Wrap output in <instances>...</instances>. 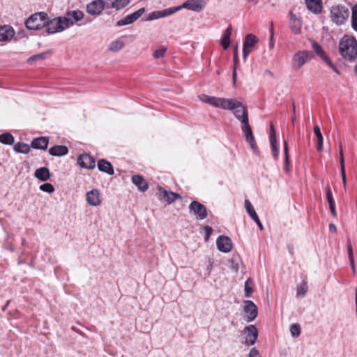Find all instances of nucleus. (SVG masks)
Returning a JSON list of instances; mask_svg holds the SVG:
<instances>
[{
    "mask_svg": "<svg viewBox=\"0 0 357 357\" xmlns=\"http://www.w3.org/2000/svg\"><path fill=\"white\" fill-rule=\"evenodd\" d=\"M307 291V286L305 282H303L297 287V296L304 297Z\"/></svg>",
    "mask_w": 357,
    "mask_h": 357,
    "instance_id": "39",
    "label": "nucleus"
},
{
    "mask_svg": "<svg viewBox=\"0 0 357 357\" xmlns=\"http://www.w3.org/2000/svg\"><path fill=\"white\" fill-rule=\"evenodd\" d=\"M329 208H330L331 212L332 213V215L333 217H336L337 216V213H336V211H335V205L329 206Z\"/></svg>",
    "mask_w": 357,
    "mask_h": 357,
    "instance_id": "57",
    "label": "nucleus"
},
{
    "mask_svg": "<svg viewBox=\"0 0 357 357\" xmlns=\"http://www.w3.org/2000/svg\"><path fill=\"white\" fill-rule=\"evenodd\" d=\"M339 152H340V156L341 155V154H343L342 147L341 144H340Z\"/></svg>",
    "mask_w": 357,
    "mask_h": 357,
    "instance_id": "60",
    "label": "nucleus"
},
{
    "mask_svg": "<svg viewBox=\"0 0 357 357\" xmlns=\"http://www.w3.org/2000/svg\"><path fill=\"white\" fill-rule=\"evenodd\" d=\"M329 229L332 232H335L336 231V227L334 224H330L329 225Z\"/></svg>",
    "mask_w": 357,
    "mask_h": 357,
    "instance_id": "59",
    "label": "nucleus"
},
{
    "mask_svg": "<svg viewBox=\"0 0 357 357\" xmlns=\"http://www.w3.org/2000/svg\"><path fill=\"white\" fill-rule=\"evenodd\" d=\"M312 57V53L308 51H299L296 52L292 58V62L294 67L300 69L302 66Z\"/></svg>",
    "mask_w": 357,
    "mask_h": 357,
    "instance_id": "8",
    "label": "nucleus"
},
{
    "mask_svg": "<svg viewBox=\"0 0 357 357\" xmlns=\"http://www.w3.org/2000/svg\"><path fill=\"white\" fill-rule=\"evenodd\" d=\"M289 26L291 31L296 34L299 33L301 32L302 26L301 20L298 18L291 11L289 13Z\"/></svg>",
    "mask_w": 357,
    "mask_h": 357,
    "instance_id": "23",
    "label": "nucleus"
},
{
    "mask_svg": "<svg viewBox=\"0 0 357 357\" xmlns=\"http://www.w3.org/2000/svg\"><path fill=\"white\" fill-rule=\"evenodd\" d=\"M291 121H292V123H294V122H295V121H296L295 115H293V116H292Z\"/></svg>",
    "mask_w": 357,
    "mask_h": 357,
    "instance_id": "62",
    "label": "nucleus"
},
{
    "mask_svg": "<svg viewBox=\"0 0 357 357\" xmlns=\"http://www.w3.org/2000/svg\"><path fill=\"white\" fill-rule=\"evenodd\" d=\"M245 208L249 216L258 225L259 229L261 231L264 230V226L262 225L254 207L252 206L250 202L248 199L245 200Z\"/></svg>",
    "mask_w": 357,
    "mask_h": 357,
    "instance_id": "20",
    "label": "nucleus"
},
{
    "mask_svg": "<svg viewBox=\"0 0 357 357\" xmlns=\"http://www.w3.org/2000/svg\"><path fill=\"white\" fill-rule=\"evenodd\" d=\"M326 199L329 206L335 205V201L333 197L332 192L329 185L326 188Z\"/></svg>",
    "mask_w": 357,
    "mask_h": 357,
    "instance_id": "43",
    "label": "nucleus"
},
{
    "mask_svg": "<svg viewBox=\"0 0 357 357\" xmlns=\"http://www.w3.org/2000/svg\"><path fill=\"white\" fill-rule=\"evenodd\" d=\"M68 153V149L64 145H55L49 149V153L53 156H63Z\"/></svg>",
    "mask_w": 357,
    "mask_h": 357,
    "instance_id": "30",
    "label": "nucleus"
},
{
    "mask_svg": "<svg viewBox=\"0 0 357 357\" xmlns=\"http://www.w3.org/2000/svg\"><path fill=\"white\" fill-rule=\"evenodd\" d=\"M232 26L229 25L226 29L223 37L221 39V45L225 50H226L230 45V37L231 35Z\"/></svg>",
    "mask_w": 357,
    "mask_h": 357,
    "instance_id": "32",
    "label": "nucleus"
},
{
    "mask_svg": "<svg viewBox=\"0 0 357 357\" xmlns=\"http://www.w3.org/2000/svg\"><path fill=\"white\" fill-rule=\"evenodd\" d=\"M125 46V43L123 40L118 39L114 41H112L109 47V50L111 52H118L123 48Z\"/></svg>",
    "mask_w": 357,
    "mask_h": 357,
    "instance_id": "35",
    "label": "nucleus"
},
{
    "mask_svg": "<svg viewBox=\"0 0 357 357\" xmlns=\"http://www.w3.org/2000/svg\"><path fill=\"white\" fill-rule=\"evenodd\" d=\"M206 6V2L204 0H187L181 6L174 7L177 8L178 11L181 8H186L197 13L201 12Z\"/></svg>",
    "mask_w": 357,
    "mask_h": 357,
    "instance_id": "9",
    "label": "nucleus"
},
{
    "mask_svg": "<svg viewBox=\"0 0 357 357\" xmlns=\"http://www.w3.org/2000/svg\"><path fill=\"white\" fill-rule=\"evenodd\" d=\"M204 229L205 232H206L204 238H205V240L207 241L209 238L210 236L213 233V229L210 226H205L204 227Z\"/></svg>",
    "mask_w": 357,
    "mask_h": 357,
    "instance_id": "49",
    "label": "nucleus"
},
{
    "mask_svg": "<svg viewBox=\"0 0 357 357\" xmlns=\"http://www.w3.org/2000/svg\"><path fill=\"white\" fill-rule=\"evenodd\" d=\"M313 131H314V135H316L317 137L318 136L322 135L321 132V130H320V128H319V127L318 126H316L314 127Z\"/></svg>",
    "mask_w": 357,
    "mask_h": 357,
    "instance_id": "55",
    "label": "nucleus"
},
{
    "mask_svg": "<svg viewBox=\"0 0 357 357\" xmlns=\"http://www.w3.org/2000/svg\"><path fill=\"white\" fill-rule=\"evenodd\" d=\"M49 144V139L46 137H40L33 139L31 142V146L36 149L45 150Z\"/></svg>",
    "mask_w": 357,
    "mask_h": 357,
    "instance_id": "26",
    "label": "nucleus"
},
{
    "mask_svg": "<svg viewBox=\"0 0 357 357\" xmlns=\"http://www.w3.org/2000/svg\"><path fill=\"white\" fill-rule=\"evenodd\" d=\"M158 195L160 198L163 199L168 204H172L176 199H182V197L179 194L172 191H167L162 187H159Z\"/></svg>",
    "mask_w": 357,
    "mask_h": 357,
    "instance_id": "15",
    "label": "nucleus"
},
{
    "mask_svg": "<svg viewBox=\"0 0 357 357\" xmlns=\"http://www.w3.org/2000/svg\"><path fill=\"white\" fill-rule=\"evenodd\" d=\"M248 357H260L259 351L257 348L253 347L250 350Z\"/></svg>",
    "mask_w": 357,
    "mask_h": 357,
    "instance_id": "51",
    "label": "nucleus"
},
{
    "mask_svg": "<svg viewBox=\"0 0 357 357\" xmlns=\"http://www.w3.org/2000/svg\"><path fill=\"white\" fill-rule=\"evenodd\" d=\"M342 183L344 189L347 188V179H346V172H341Z\"/></svg>",
    "mask_w": 357,
    "mask_h": 357,
    "instance_id": "56",
    "label": "nucleus"
},
{
    "mask_svg": "<svg viewBox=\"0 0 357 357\" xmlns=\"http://www.w3.org/2000/svg\"><path fill=\"white\" fill-rule=\"evenodd\" d=\"M241 128L245 141L250 144L253 151L257 154V143L252 133V128L249 124V121H247L244 119Z\"/></svg>",
    "mask_w": 357,
    "mask_h": 357,
    "instance_id": "6",
    "label": "nucleus"
},
{
    "mask_svg": "<svg viewBox=\"0 0 357 357\" xmlns=\"http://www.w3.org/2000/svg\"><path fill=\"white\" fill-rule=\"evenodd\" d=\"M47 14L45 12L33 13L25 21V26L29 30H40L45 26Z\"/></svg>",
    "mask_w": 357,
    "mask_h": 357,
    "instance_id": "3",
    "label": "nucleus"
},
{
    "mask_svg": "<svg viewBox=\"0 0 357 357\" xmlns=\"http://www.w3.org/2000/svg\"><path fill=\"white\" fill-rule=\"evenodd\" d=\"M212 105L223 109L233 110L241 105V102L234 99L214 97Z\"/></svg>",
    "mask_w": 357,
    "mask_h": 357,
    "instance_id": "5",
    "label": "nucleus"
},
{
    "mask_svg": "<svg viewBox=\"0 0 357 357\" xmlns=\"http://www.w3.org/2000/svg\"><path fill=\"white\" fill-rule=\"evenodd\" d=\"M97 165L100 172H105L109 175H113L114 174V170L111 162L105 159L99 160Z\"/></svg>",
    "mask_w": 357,
    "mask_h": 357,
    "instance_id": "28",
    "label": "nucleus"
},
{
    "mask_svg": "<svg viewBox=\"0 0 357 357\" xmlns=\"http://www.w3.org/2000/svg\"><path fill=\"white\" fill-rule=\"evenodd\" d=\"M77 164L82 168L93 169L96 166L95 159L88 153H83L78 156Z\"/></svg>",
    "mask_w": 357,
    "mask_h": 357,
    "instance_id": "17",
    "label": "nucleus"
},
{
    "mask_svg": "<svg viewBox=\"0 0 357 357\" xmlns=\"http://www.w3.org/2000/svg\"><path fill=\"white\" fill-rule=\"evenodd\" d=\"M340 165L341 172H345L344 158L343 154H341V155L340 157Z\"/></svg>",
    "mask_w": 357,
    "mask_h": 357,
    "instance_id": "53",
    "label": "nucleus"
},
{
    "mask_svg": "<svg viewBox=\"0 0 357 357\" xmlns=\"http://www.w3.org/2000/svg\"><path fill=\"white\" fill-rule=\"evenodd\" d=\"M284 160H285V169L287 172L289 171V154H288V144L286 141L284 142Z\"/></svg>",
    "mask_w": 357,
    "mask_h": 357,
    "instance_id": "42",
    "label": "nucleus"
},
{
    "mask_svg": "<svg viewBox=\"0 0 357 357\" xmlns=\"http://www.w3.org/2000/svg\"><path fill=\"white\" fill-rule=\"evenodd\" d=\"M68 21L64 17H57L50 20L47 15V20L45 22V28H46V32L48 34H54L62 32L66 29H68Z\"/></svg>",
    "mask_w": 357,
    "mask_h": 357,
    "instance_id": "4",
    "label": "nucleus"
},
{
    "mask_svg": "<svg viewBox=\"0 0 357 357\" xmlns=\"http://www.w3.org/2000/svg\"><path fill=\"white\" fill-rule=\"evenodd\" d=\"M258 42V38L252 33H248L245 36L243 45V58L245 61L249 54L252 52V47Z\"/></svg>",
    "mask_w": 357,
    "mask_h": 357,
    "instance_id": "12",
    "label": "nucleus"
},
{
    "mask_svg": "<svg viewBox=\"0 0 357 357\" xmlns=\"http://www.w3.org/2000/svg\"><path fill=\"white\" fill-rule=\"evenodd\" d=\"M13 150L17 153H28L30 151V146L26 143L17 142L15 144Z\"/></svg>",
    "mask_w": 357,
    "mask_h": 357,
    "instance_id": "33",
    "label": "nucleus"
},
{
    "mask_svg": "<svg viewBox=\"0 0 357 357\" xmlns=\"http://www.w3.org/2000/svg\"><path fill=\"white\" fill-rule=\"evenodd\" d=\"M0 142L4 144L11 145L14 143V137L10 132L0 135Z\"/></svg>",
    "mask_w": 357,
    "mask_h": 357,
    "instance_id": "36",
    "label": "nucleus"
},
{
    "mask_svg": "<svg viewBox=\"0 0 357 357\" xmlns=\"http://www.w3.org/2000/svg\"><path fill=\"white\" fill-rule=\"evenodd\" d=\"M277 143L276 137H275V132L273 128V126L271 125V129H270V143Z\"/></svg>",
    "mask_w": 357,
    "mask_h": 357,
    "instance_id": "47",
    "label": "nucleus"
},
{
    "mask_svg": "<svg viewBox=\"0 0 357 357\" xmlns=\"http://www.w3.org/2000/svg\"><path fill=\"white\" fill-rule=\"evenodd\" d=\"M129 3L130 0H114L107 8H112L119 10L126 7Z\"/></svg>",
    "mask_w": 357,
    "mask_h": 357,
    "instance_id": "34",
    "label": "nucleus"
},
{
    "mask_svg": "<svg viewBox=\"0 0 357 357\" xmlns=\"http://www.w3.org/2000/svg\"><path fill=\"white\" fill-rule=\"evenodd\" d=\"M306 6L311 12L319 14L322 10L321 0H305Z\"/></svg>",
    "mask_w": 357,
    "mask_h": 357,
    "instance_id": "29",
    "label": "nucleus"
},
{
    "mask_svg": "<svg viewBox=\"0 0 357 357\" xmlns=\"http://www.w3.org/2000/svg\"><path fill=\"white\" fill-rule=\"evenodd\" d=\"M46 55H47V54L45 52H43V53H40L38 54H35V55L31 56L28 59V62L36 61L38 60H44L46 59Z\"/></svg>",
    "mask_w": 357,
    "mask_h": 357,
    "instance_id": "44",
    "label": "nucleus"
},
{
    "mask_svg": "<svg viewBox=\"0 0 357 357\" xmlns=\"http://www.w3.org/2000/svg\"><path fill=\"white\" fill-rule=\"evenodd\" d=\"M132 181L133 184L138 188L141 192H145L149 188V185L146 181L142 176L134 175L132 176Z\"/></svg>",
    "mask_w": 357,
    "mask_h": 357,
    "instance_id": "25",
    "label": "nucleus"
},
{
    "mask_svg": "<svg viewBox=\"0 0 357 357\" xmlns=\"http://www.w3.org/2000/svg\"><path fill=\"white\" fill-rule=\"evenodd\" d=\"M166 49L157 50L153 53V56L155 59L162 58L165 54Z\"/></svg>",
    "mask_w": 357,
    "mask_h": 357,
    "instance_id": "46",
    "label": "nucleus"
},
{
    "mask_svg": "<svg viewBox=\"0 0 357 357\" xmlns=\"http://www.w3.org/2000/svg\"><path fill=\"white\" fill-rule=\"evenodd\" d=\"M248 281L247 280L245 284V296L247 298H250L252 296V289L248 286Z\"/></svg>",
    "mask_w": 357,
    "mask_h": 357,
    "instance_id": "48",
    "label": "nucleus"
},
{
    "mask_svg": "<svg viewBox=\"0 0 357 357\" xmlns=\"http://www.w3.org/2000/svg\"><path fill=\"white\" fill-rule=\"evenodd\" d=\"M216 245L218 249L222 252H229L232 248V242L230 238L226 236H220L217 238Z\"/></svg>",
    "mask_w": 357,
    "mask_h": 357,
    "instance_id": "19",
    "label": "nucleus"
},
{
    "mask_svg": "<svg viewBox=\"0 0 357 357\" xmlns=\"http://www.w3.org/2000/svg\"><path fill=\"white\" fill-rule=\"evenodd\" d=\"M271 149H272L273 156L275 160H277L278 158V153H279L278 149L277 146V143L272 142V143H271Z\"/></svg>",
    "mask_w": 357,
    "mask_h": 357,
    "instance_id": "45",
    "label": "nucleus"
},
{
    "mask_svg": "<svg viewBox=\"0 0 357 357\" xmlns=\"http://www.w3.org/2000/svg\"><path fill=\"white\" fill-rule=\"evenodd\" d=\"M189 211L197 220H204L208 216L206 207L197 201H192L189 205Z\"/></svg>",
    "mask_w": 357,
    "mask_h": 357,
    "instance_id": "7",
    "label": "nucleus"
},
{
    "mask_svg": "<svg viewBox=\"0 0 357 357\" xmlns=\"http://www.w3.org/2000/svg\"><path fill=\"white\" fill-rule=\"evenodd\" d=\"M243 311L248 322L252 321L256 319L258 314L257 305L250 300L244 301Z\"/></svg>",
    "mask_w": 357,
    "mask_h": 357,
    "instance_id": "10",
    "label": "nucleus"
},
{
    "mask_svg": "<svg viewBox=\"0 0 357 357\" xmlns=\"http://www.w3.org/2000/svg\"><path fill=\"white\" fill-rule=\"evenodd\" d=\"M144 12H145L144 8H139V10L132 13V14L128 15L123 19L119 20L116 22V26H126V25L130 24L135 22L137 20H138L144 14Z\"/></svg>",
    "mask_w": 357,
    "mask_h": 357,
    "instance_id": "14",
    "label": "nucleus"
},
{
    "mask_svg": "<svg viewBox=\"0 0 357 357\" xmlns=\"http://www.w3.org/2000/svg\"><path fill=\"white\" fill-rule=\"evenodd\" d=\"M331 19L337 25L343 24L349 17V8L342 4L333 5L330 11Z\"/></svg>",
    "mask_w": 357,
    "mask_h": 357,
    "instance_id": "2",
    "label": "nucleus"
},
{
    "mask_svg": "<svg viewBox=\"0 0 357 357\" xmlns=\"http://www.w3.org/2000/svg\"><path fill=\"white\" fill-rule=\"evenodd\" d=\"M214 97L213 96H206V95H204L202 98H201V100L206 102V103H208V104H210L212 105V102L213 101L211 100L212 99H213Z\"/></svg>",
    "mask_w": 357,
    "mask_h": 357,
    "instance_id": "52",
    "label": "nucleus"
},
{
    "mask_svg": "<svg viewBox=\"0 0 357 357\" xmlns=\"http://www.w3.org/2000/svg\"><path fill=\"white\" fill-rule=\"evenodd\" d=\"M234 66L233 68V72H232V79H233V84L234 85L236 84V63L238 62V54H237V47H236L234 52Z\"/></svg>",
    "mask_w": 357,
    "mask_h": 357,
    "instance_id": "38",
    "label": "nucleus"
},
{
    "mask_svg": "<svg viewBox=\"0 0 357 357\" xmlns=\"http://www.w3.org/2000/svg\"><path fill=\"white\" fill-rule=\"evenodd\" d=\"M86 200L89 205L96 206L100 204L101 200L100 198L99 191L96 189H93L86 193Z\"/></svg>",
    "mask_w": 357,
    "mask_h": 357,
    "instance_id": "24",
    "label": "nucleus"
},
{
    "mask_svg": "<svg viewBox=\"0 0 357 357\" xmlns=\"http://www.w3.org/2000/svg\"><path fill=\"white\" fill-rule=\"evenodd\" d=\"M271 38L273 37V27H271Z\"/></svg>",
    "mask_w": 357,
    "mask_h": 357,
    "instance_id": "63",
    "label": "nucleus"
},
{
    "mask_svg": "<svg viewBox=\"0 0 357 357\" xmlns=\"http://www.w3.org/2000/svg\"><path fill=\"white\" fill-rule=\"evenodd\" d=\"M34 176L41 181H47L50 179V173L47 167H40L35 171Z\"/></svg>",
    "mask_w": 357,
    "mask_h": 357,
    "instance_id": "31",
    "label": "nucleus"
},
{
    "mask_svg": "<svg viewBox=\"0 0 357 357\" xmlns=\"http://www.w3.org/2000/svg\"><path fill=\"white\" fill-rule=\"evenodd\" d=\"M176 11H178V9L174 8H170L163 10L153 11L149 15V16L146 18V20L151 21L161 17H167L168 15L174 14Z\"/></svg>",
    "mask_w": 357,
    "mask_h": 357,
    "instance_id": "21",
    "label": "nucleus"
},
{
    "mask_svg": "<svg viewBox=\"0 0 357 357\" xmlns=\"http://www.w3.org/2000/svg\"><path fill=\"white\" fill-rule=\"evenodd\" d=\"M107 6L103 0H93L86 5V10L89 15L98 16Z\"/></svg>",
    "mask_w": 357,
    "mask_h": 357,
    "instance_id": "11",
    "label": "nucleus"
},
{
    "mask_svg": "<svg viewBox=\"0 0 357 357\" xmlns=\"http://www.w3.org/2000/svg\"><path fill=\"white\" fill-rule=\"evenodd\" d=\"M292 114H293V115H295V105H294V104L292 105Z\"/></svg>",
    "mask_w": 357,
    "mask_h": 357,
    "instance_id": "61",
    "label": "nucleus"
},
{
    "mask_svg": "<svg viewBox=\"0 0 357 357\" xmlns=\"http://www.w3.org/2000/svg\"><path fill=\"white\" fill-rule=\"evenodd\" d=\"M245 344L253 345L258 337V330L255 325H249L245 328Z\"/></svg>",
    "mask_w": 357,
    "mask_h": 357,
    "instance_id": "18",
    "label": "nucleus"
},
{
    "mask_svg": "<svg viewBox=\"0 0 357 357\" xmlns=\"http://www.w3.org/2000/svg\"><path fill=\"white\" fill-rule=\"evenodd\" d=\"M317 138V150L319 151H321L323 149L324 138H323L322 135L318 136Z\"/></svg>",
    "mask_w": 357,
    "mask_h": 357,
    "instance_id": "50",
    "label": "nucleus"
},
{
    "mask_svg": "<svg viewBox=\"0 0 357 357\" xmlns=\"http://www.w3.org/2000/svg\"><path fill=\"white\" fill-rule=\"evenodd\" d=\"M40 190L48 193H52L55 189L52 184L45 183L40 186Z\"/></svg>",
    "mask_w": 357,
    "mask_h": 357,
    "instance_id": "41",
    "label": "nucleus"
},
{
    "mask_svg": "<svg viewBox=\"0 0 357 357\" xmlns=\"http://www.w3.org/2000/svg\"><path fill=\"white\" fill-rule=\"evenodd\" d=\"M339 50L346 60L355 59L357 57V40L355 37L345 35L340 41Z\"/></svg>",
    "mask_w": 357,
    "mask_h": 357,
    "instance_id": "1",
    "label": "nucleus"
},
{
    "mask_svg": "<svg viewBox=\"0 0 357 357\" xmlns=\"http://www.w3.org/2000/svg\"><path fill=\"white\" fill-rule=\"evenodd\" d=\"M312 47L316 54L324 61L326 63L332 68L335 73H339L337 67L333 63L331 59L326 55L325 52L323 50L321 45L316 41H312Z\"/></svg>",
    "mask_w": 357,
    "mask_h": 357,
    "instance_id": "13",
    "label": "nucleus"
},
{
    "mask_svg": "<svg viewBox=\"0 0 357 357\" xmlns=\"http://www.w3.org/2000/svg\"><path fill=\"white\" fill-rule=\"evenodd\" d=\"M233 110L234 111V115L238 121L241 122V123H243L244 119L247 121H249L247 107L243 105L242 103L239 107H237V109Z\"/></svg>",
    "mask_w": 357,
    "mask_h": 357,
    "instance_id": "27",
    "label": "nucleus"
},
{
    "mask_svg": "<svg viewBox=\"0 0 357 357\" xmlns=\"http://www.w3.org/2000/svg\"><path fill=\"white\" fill-rule=\"evenodd\" d=\"M84 16L82 11L79 10H67L65 16L62 17L66 18L68 21V28L72 26L75 23L82 20Z\"/></svg>",
    "mask_w": 357,
    "mask_h": 357,
    "instance_id": "16",
    "label": "nucleus"
},
{
    "mask_svg": "<svg viewBox=\"0 0 357 357\" xmlns=\"http://www.w3.org/2000/svg\"><path fill=\"white\" fill-rule=\"evenodd\" d=\"M15 36V31L10 25L0 26V41H9Z\"/></svg>",
    "mask_w": 357,
    "mask_h": 357,
    "instance_id": "22",
    "label": "nucleus"
},
{
    "mask_svg": "<svg viewBox=\"0 0 357 357\" xmlns=\"http://www.w3.org/2000/svg\"><path fill=\"white\" fill-rule=\"evenodd\" d=\"M349 261H350L351 267L353 271V273H354V275H355L356 271H355L354 258L349 259Z\"/></svg>",
    "mask_w": 357,
    "mask_h": 357,
    "instance_id": "58",
    "label": "nucleus"
},
{
    "mask_svg": "<svg viewBox=\"0 0 357 357\" xmlns=\"http://www.w3.org/2000/svg\"><path fill=\"white\" fill-rule=\"evenodd\" d=\"M290 332L293 337H298L301 334V327L298 324H293L290 327Z\"/></svg>",
    "mask_w": 357,
    "mask_h": 357,
    "instance_id": "40",
    "label": "nucleus"
},
{
    "mask_svg": "<svg viewBox=\"0 0 357 357\" xmlns=\"http://www.w3.org/2000/svg\"><path fill=\"white\" fill-rule=\"evenodd\" d=\"M351 26L357 32V3L351 8Z\"/></svg>",
    "mask_w": 357,
    "mask_h": 357,
    "instance_id": "37",
    "label": "nucleus"
},
{
    "mask_svg": "<svg viewBox=\"0 0 357 357\" xmlns=\"http://www.w3.org/2000/svg\"><path fill=\"white\" fill-rule=\"evenodd\" d=\"M355 73H356V75H357V64H356V66H355Z\"/></svg>",
    "mask_w": 357,
    "mask_h": 357,
    "instance_id": "64",
    "label": "nucleus"
},
{
    "mask_svg": "<svg viewBox=\"0 0 357 357\" xmlns=\"http://www.w3.org/2000/svg\"><path fill=\"white\" fill-rule=\"evenodd\" d=\"M347 251H348L349 259H354L352 246L350 243L347 246Z\"/></svg>",
    "mask_w": 357,
    "mask_h": 357,
    "instance_id": "54",
    "label": "nucleus"
}]
</instances>
